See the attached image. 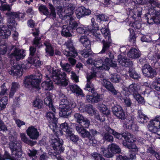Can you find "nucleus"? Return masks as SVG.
<instances>
[{
	"label": "nucleus",
	"instance_id": "obj_38",
	"mask_svg": "<svg viewBox=\"0 0 160 160\" xmlns=\"http://www.w3.org/2000/svg\"><path fill=\"white\" fill-rule=\"evenodd\" d=\"M101 151L103 153V156L105 157L111 158L114 155V154L110 151V149L108 148V147L107 149H105L104 147H102Z\"/></svg>",
	"mask_w": 160,
	"mask_h": 160
},
{
	"label": "nucleus",
	"instance_id": "obj_62",
	"mask_svg": "<svg viewBox=\"0 0 160 160\" xmlns=\"http://www.w3.org/2000/svg\"><path fill=\"white\" fill-rule=\"evenodd\" d=\"M92 22L91 25L92 28L90 29V31H92L93 30H97L99 29V27L98 25L95 23V19L94 18H92L91 19Z\"/></svg>",
	"mask_w": 160,
	"mask_h": 160
},
{
	"label": "nucleus",
	"instance_id": "obj_15",
	"mask_svg": "<svg viewBox=\"0 0 160 160\" xmlns=\"http://www.w3.org/2000/svg\"><path fill=\"white\" fill-rule=\"evenodd\" d=\"M102 84L108 91L114 95H117L118 92V91L116 90L112 84L107 79H104L102 82Z\"/></svg>",
	"mask_w": 160,
	"mask_h": 160
},
{
	"label": "nucleus",
	"instance_id": "obj_63",
	"mask_svg": "<svg viewBox=\"0 0 160 160\" xmlns=\"http://www.w3.org/2000/svg\"><path fill=\"white\" fill-rule=\"evenodd\" d=\"M101 31L105 39L108 38H111L110 33L106 29L102 28L101 29Z\"/></svg>",
	"mask_w": 160,
	"mask_h": 160
},
{
	"label": "nucleus",
	"instance_id": "obj_33",
	"mask_svg": "<svg viewBox=\"0 0 160 160\" xmlns=\"http://www.w3.org/2000/svg\"><path fill=\"white\" fill-rule=\"evenodd\" d=\"M138 122L141 123H146L148 120V118L143 113L141 110L138 111Z\"/></svg>",
	"mask_w": 160,
	"mask_h": 160
},
{
	"label": "nucleus",
	"instance_id": "obj_59",
	"mask_svg": "<svg viewBox=\"0 0 160 160\" xmlns=\"http://www.w3.org/2000/svg\"><path fill=\"white\" fill-rule=\"evenodd\" d=\"M110 80L113 83H118L120 82L121 80L120 77L119 75L114 74L110 79Z\"/></svg>",
	"mask_w": 160,
	"mask_h": 160
},
{
	"label": "nucleus",
	"instance_id": "obj_27",
	"mask_svg": "<svg viewBox=\"0 0 160 160\" xmlns=\"http://www.w3.org/2000/svg\"><path fill=\"white\" fill-rule=\"evenodd\" d=\"M44 103L49 107L50 110L55 112V109L52 104V96L50 93L48 94V95H47V97L44 99Z\"/></svg>",
	"mask_w": 160,
	"mask_h": 160
},
{
	"label": "nucleus",
	"instance_id": "obj_7",
	"mask_svg": "<svg viewBox=\"0 0 160 160\" xmlns=\"http://www.w3.org/2000/svg\"><path fill=\"white\" fill-rule=\"evenodd\" d=\"M64 45L66 46L67 48L69 50L67 51L64 49L62 51L63 53L66 56L75 58L78 55L77 51L73 46L72 40H69L65 43Z\"/></svg>",
	"mask_w": 160,
	"mask_h": 160
},
{
	"label": "nucleus",
	"instance_id": "obj_57",
	"mask_svg": "<svg viewBox=\"0 0 160 160\" xmlns=\"http://www.w3.org/2000/svg\"><path fill=\"white\" fill-rule=\"evenodd\" d=\"M92 156L95 160H105L102 155L97 152L92 153Z\"/></svg>",
	"mask_w": 160,
	"mask_h": 160
},
{
	"label": "nucleus",
	"instance_id": "obj_37",
	"mask_svg": "<svg viewBox=\"0 0 160 160\" xmlns=\"http://www.w3.org/2000/svg\"><path fill=\"white\" fill-rule=\"evenodd\" d=\"M74 9L75 7L74 5L72 4H69L67 8L68 12L66 13L64 18L69 19V20L71 19V16L73 13V10Z\"/></svg>",
	"mask_w": 160,
	"mask_h": 160
},
{
	"label": "nucleus",
	"instance_id": "obj_10",
	"mask_svg": "<svg viewBox=\"0 0 160 160\" xmlns=\"http://www.w3.org/2000/svg\"><path fill=\"white\" fill-rule=\"evenodd\" d=\"M25 51L19 48H15L9 55V58L12 60L15 59L17 61L23 59L25 56Z\"/></svg>",
	"mask_w": 160,
	"mask_h": 160
},
{
	"label": "nucleus",
	"instance_id": "obj_35",
	"mask_svg": "<svg viewBox=\"0 0 160 160\" xmlns=\"http://www.w3.org/2000/svg\"><path fill=\"white\" fill-rule=\"evenodd\" d=\"M9 147L12 151H15L17 152V150H21V145L17 141L11 142L9 144Z\"/></svg>",
	"mask_w": 160,
	"mask_h": 160
},
{
	"label": "nucleus",
	"instance_id": "obj_13",
	"mask_svg": "<svg viewBox=\"0 0 160 160\" xmlns=\"http://www.w3.org/2000/svg\"><path fill=\"white\" fill-rule=\"evenodd\" d=\"M3 17H2L0 13V36L2 38H6L11 35V32L8 29H5L3 22Z\"/></svg>",
	"mask_w": 160,
	"mask_h": 160
},
{
	"label": "nucleus",
	"instance_id": "obj_51",
	"mask_svg": "<svg viewBox=\"0 0 160 160\" xmlns=\"http://www.w3.org/2000/svg\"><path fill=\"white\" fill-rule=\"evenodd\" d=\"M99 109L104 114L108 115L110 114V112L106 106L104 104H102L98 107Z\"/></svg>",
	"mask_w": 160,
	"mask_h": 160
},
{
	"label": "nucleus",
	"instance_id": "obj_49",
	"mask_svg": "<svg viewBox=\"0 0 160 160\" xmlns=\"http://www.w3.org/2000/svg\"><path fill=\"white\" fill-rule=\"evenodd\" d=\"M33 106L38 109H41L43 105L42 101L39 98H36L33 102Z\"/></svg>",
	"mask_w": 160,
	"mask_h": 160
},
{
	"label": "nucleus",
	"instance_id": "obj_36",
	"mask_svg": "<svg viewBox=\"0 0 160 160\" xmlns=\"http://www.w3.org/2000/svg\"><path fill=\"white\" fill-rule=\"evenodd\" d=\"M71 31V28L70 26L63 25L62 27L61 34L64 37H69L72 36L70 32Z\"/></svg>",
	"mask_w": 160,
	"mask_h": 160
},
{
	"label": "nucleus",
	"instance_id": "obj_56",
	"mask_svg": "<svg viewBox=\"0 0 160 160\" xmlns=\"http://www.w3.org/2000/svg\"><path fill=\"white\" fill-rule=\"evenodd\" d=\"M74 116L76 122L79 124L82 121V120H83L85 117L78 113H75L74 115Z\"/></svg>",
	"mask_w": 160,
	"mask_h": 160
},
{
	"label": "nucleus",
	"instance_id": "obj_3",
	"mask_svg": "<svg viewBox=\"0 0 160 160\" xmlns=\"http://www.w3.org/2000/svg\"><path fill=\"white\" fill-rule=\"evenodd\" d=\"M84 90L92 93V95L86 96V100L88 102L97 103L102 100L101 95L97 93L92 82H87Z\"/></svg>",
	"mask_w": 160,
	"mask_h": 160
},
{
	"label": "nucleus",
	"instance_id": "obj_54",
	"mask_svg": "<svg viewBox=\"0 0 160 160\" xmlns=\"http://www.w3.org/2000/svg\"><path fill=\"white\" fill-rule=\"evenodd\" d=\"M37 154V151L35 149H29L28 152L27 154L30 158H32L33 159V158L36 157V155Z\"/></svg>",
	"mask_w": 160,
	"mask_h": 160
},
{
	"label": "nucleus",
	"instance_id": "obj_50",
	"mask_svg": "<svg viewBox=\"0 0 160 160\" xmlns=\"http://www.w3.org/2000/svg\"><path fill=\"white\" fill-rule=\"evenodd\" d=\"M128 30L130 33L129 41L131 42H132V45L134 46L135 44L136 39L135 33L133 32V30L132 29L129 28L128 29Z\"/></svg>",
	"mask_w": 160,
	"mask_h": 160
},
{
	"label": "nucleus",
	"instance_id": "obj_39",
	"mask_svg": "<svg viewBox=\"0 0 160 160\" xmlns=\"http://www.w3.org/2000/svg\"><path fill=\"white\" fill-rule=\"evenodd\" d=\"M108 132H103L101 135L102 137V139L104 141L109 142H112L113 141V137Z\"/></svg>",
	"mask_w": 160,
	"mask_h": 160
},
{
	"label": "nucleus",
	"instance_id": "obj_12",
	"mask_svg": "<svg viewBox=\"0 0 160 160\" xmlns=\"http://www.w3.org/2000/svg\"><path fill=\"white\" fill-rule=\"evenodd\" d=\"M148 127L149 130L152 132H156L160 128V116H157L153 120H151Z\"/></svg>",
	"mask_w": 160,
	"mask_h": 160
},
{
	"label": "nucleus",
	"instance_id": "obj_19",
	"mask_svg": "<svg viewBox=\"0 0 160 160\" xmlns=\"http://www.w3.org/2000/svg\"><path fill=\"white\" fill-rule=\"evenodd\" d=\"M27 133L30 138L32 139H36L39 136L38 129L33 126L29 127L27 130Z\"/></svg>",
	"mask_w": 160,
	"mask_h": 160
},
{
	"label": "nucleus",
	"instance_id": "obj_25",
	"mask_svg": "<svg viewBox=\"0 0 160 160\" xmlns=\"http://www.w3.org/2000/svg\"><path fill=\"white\" fill-rule=\"evenodd\" d=\"M135 3L141 4H150L153 8L155 7V6L158 5V0H132Z\"/></svg>",
	"mask_w": 160,
	"mask_h": 160
},
{
	"label": "nucleus",
	"instance_id": "obj_31",
	"mask_svg": "<svg viewBox=\"0 0 160 160\" xmlns=\"http://www.w3.org/2000/svg\"><path fill=\"white\" fill-rule=\"evenodd\" d=\"M122 135L125 140L129 143H133L136 140V138L134 135L127 132L122 133Z\"/></svg>",
	"mask_w": 160,
	"mask_h": 160
},
{
	"label": "nucleus",
	"instance_id": "obj_23",
	"mask_svg": "<svg viewBox=\"0 0 160 160\" xmlns=\"http://www.w3.org/2000/svg\"><path fill=\"white\" fill-rule=\"evenodd\" d=\"M67 89L68 90H70L72 92L75 93L77 96L80 95L83 97L84 96V94L83 93L82 91L79 87L77 85H70L67 87Z\"/></svg>",
	"mask_w": 160,
	"mask_h": 160
},
{
	"label": "nucleus",
	"instance_id": "obj_24",
	"mask_svg": "<svg viewBox=\"0 0 160 160\" xmlns=\"http://www.w3.org/2000/svg\"><path fill=\"white\" fill-rule=\"evenodd\" d=\"M139 89V86L138 84L133 82L127 88V91L131 93L133 97L138 93V91Z\"/></svg>",
	"mask_w": 160,
	"mask_h": 160
},
{
	"label": "nucleus",
	"instance_id": "obj_20",
	"mask_svg": "<svg viewBox=\"0 0 160 160\" xmlns=\"http://www.w3.org/2000/svg\"><path fill=\"white\" fill-rule=\"evenodd\" d=\"M22 69L20 65L17 64L11 68L8 71L9 73L13 76H20L22 75Z\"/></svg>",
	"mask_w": 160,
	"mask_h": 160
},
{
	"label": "nucleus",
	"instance_id": "obj_11",
	"mask_svg": "<svg viewBox=\"0 0 160 160\" xmlns=\"http://www.w3.org/2000/svg\"><path fill=\"white\" fill-rule=\"evenodd\" d=\"M142 72L145 76L149 78H153L157 75L156 70L150 65L147 64L143 66Z\"/></svg>",
	"mask_w": 160,
	"mask_h": 160
},
{
	"label": "nucleus",
	"instance_id": "obj_34",
	"mask_svg": "<svg viewBox=\"0 0 160 160\" xmlns=\"http://www.w3.org/2000/svg\"><path fill=\"white\" fill-rule=\"evenodd\" d=\"M20 136L22 141L23 142L30 146H32L36 143V142L33 141L29 139L25 133H20Z\"/></svg>",
	"mask_w": 160,
	"mask_h": 160
},
{
	"label": "nucleus",
	"instance_id": "obj_14",
	"mask_svg": "<svg viewBox=\"0 0 160 160\" xmlns=\"http://www.w3.org/2000/svg\"><path fill=\"white\" fill-rule=\"evenodd\" d=\"M76 106V104L75 102H72L71 106L60 107V108H61L59 112L60 115L63 117L68 118V116L71 113L70 110L75 108Z\"/></svg>",
	"mask_w": 160,
	"mask_h": 160
},
{
	"label": "nucleus",
	"instance_id": "obj_60",
	"mask_svg": "<svg viewBox=\"0 0 160 160\" xmlns=\"http://www.w3.org/2000/svg\"><path fill=\"white\" fill-rule=\"evenodd\" d=\"M147 152L150 153L152 155L154 156L156 158H158V153L156 152L154 149L152 148L149 147L147 149Z\"/></svg>",
	"mask_w": 160,
	"mask_h": 160
},
{
	"label": "nucleus",
	"instance_id": "obj_45",
	"mask_svg": "<svg viewBox=\"0 0 160 160\" xmlns=\"http://www.w3.org/2000/svg\"><path fill=\"white\" fill-rule=\"evenodd\" d=\"M17 25V23L15 21V18H8L7 22V27L8 28L11 29L15 27Z\"/></svg>",
	"mask_w": 160,
	"mask_h": 160
},
{
	"label": "nucleus",
	"instance_id": "obj_52",
	"mask_svg": "<svg viewBox=\"0 0 160 160\" xmlns=\"http://www.w3.org/2000/svg\"><path fill=\"white\" fill-rule=\"evenodd\" d=\"M129 74L130 76L133 79H137L140 77V75L135 72L134 70L130 69L129 70Z\"/></svg>",
	"mask_w": 160,
	"mask_h": 160
},
{
	"label": "nucleus",
	"instance_id": "obj_44",
	"mask_svg": "<svg viewBox=\"0 0 160 160\" xmlns=\"http://www.w3.org/2000/svg\"><path fill=\"white\" fill-rule=\"evenodd\" d=\"M66 136L67 138L69 139L74 143H77L79 139V138L78 136L72 133V132L70 133V134L66 135Z\"/></svg>",
	"mask_w": 160,
	"mask_h": 160
},
{
	"label": "nucleus",
	"instance_id": "obj_16",
	"mask_svg": "<svg viewBox=\"0 0 160 160\" xmlns=\"http://www.w3.org/2000/svg\"><path fill=\"white\" fill-rule=\"evenodd\" d=\"M36 48L33 46L30 47L29 48L30 55L28 58V62L30 63H37L38 62H41L38 60L39 57L35 55Z\"/></svg>",
	"mask_w": 160,
	"mask_h": 160
},
{
	"label": "nucleus",
	"instance_id": "obj_18",
	"mask_svg": "<svg viewBox=\"0 0 160 160\" xmlns=\"http://www.w3.org/2000/svg\"><path fill=\"white\" fill-rule=\"evenodd\" d=\"M118 60L120 64L122 66L130 67L133 65V63L130 59L122 55H118Z\"/></svg>",
	"mask_w": 160,
	"mask_h": 160
},
{
	"label": "nucleus",
	"instance_id": "obj_53",
	"mask_svg": "<svg viewBox=\"0 0 160 160\" xmlns=\"http://www.w3.org/2000/svg\"><path fill=\"white\" fill-rule=\"evenodd\" d=\"M20 12H11L6 13V15L9 18H20Z\"/></svg>",
	"mask_w": 160,
	"mask_h": 160
},
{
	"label": "nucleus",
	"instance_id": "obj_4",
	"mask_svg": "<svg viewBox=\"0 0 160 160\" xmlns=\"http://www.w3.org/2000/svg\"><path fill=\"white\" fill-rule=\"evenodd\" d=\"M75 129L81 137L83 138H87L85 141L86 144L94 145L96 143V141L94 139V137L92 136L89 132L78 125L75 126Z\"/></svg>",
	"mask_w": 160,
	"mask_h": 160
},
{
	"label": "nucleus",
	"instance_id": "obj_9",
	"mask_svg": "<svg viewBox=\"0 0 160 160\" xmlns=\"http://www.w3.org/2000/svg\"><path fill=\"white\" fill-rule=\"evenodd\" d=\"M87 64H90L91 65L93 66L96 67V68L99 69H104V66H105L106 64L105 63V59L104 61L102 58L95 59L93 58H89L86 61Z\"/></svg>",
	"mask_w": 160,
	"mask_h": 160
},
{
	"label": "nucleus",
	"instance_id": "obj_42",
	"mask_svg": "<svg viewBox=\"0 0 160 160\" xmlns=\"http://www.w3.org/2000/svg\"><path fill=\"white\" fill-rule=\"evenodd\" d=\"M60 65L62 68V70L66 72H69L72 70V66L68 63H64L61 62L60 63Z\"/></svg>",
	"mask_w": 160,
	"mask_h": 160
},
{
	"label": "nucleus",
	"instance_id": "obj_40",
	"mask_svg": "<svg viewBox=\"0 0 160 160\" xmlns=\"http://www.w3.org/2000/svg\"><path fill=\"white\" fill-rule=\"evenodd\" d=\"M108 148L110 151L114 154L119 153L121 152V149L119 147L114 143H112L108 146Z\"/></svg>",
	"mask_w": 160,
	"mask_h": 160
},
{
	"label": "nucleus",
	"instance_id": "obj_17",
	"mask_svg": "<svg viewBox=\"0 0 160 160\" xmlns=\"http://www.w3.org/2000/svg\"><path fill=\"white\" fill-rule=\"evenodd\" d=\"M91 12L90 10L86 9L83 6L78 7L75 12L77 17L78 18H80L85 16L89 15Z\"/></svg>",
	"mask_w": 160,
	"mask_h": 160
},
{
	"label": "nucleus",
	"instance_id": "obj_21",
	"mask_svg": "<svg viewBox=\"0 0 160 160\" xmlns=\"http://www.w3.org/2000/svg\"><path fill=\"white\" fill-rule=\"evenodd\" d=\"M47 71L46 72V77L47 78H48L49 80L48 81H44L42 82L41 84V86L43 90H51L52 89L53 87V82H54L52 80V77H50V78H48L47 75L48 74H49V73L48 74V70L47 68Z\"/></svg>",
	"mask_w": 160,
	"mask_h": 160
},
{
	"label": "nucleus",
	"instance_id": "obj_32",
	"mask_svg": "<svg viewBox=\"0 0 160 160\" xmlns=\"http://www.w3.org/2000/svg\"><path fill=\"white\" fill-rule=\"evenodd\" d=\"M104 128L107 132L113 135L117 138L120 139L122 137V134H121L116 132L114 129L111 128L109 126L106 125L105 126Z\"/></svg>",
	"mask_w": 160,
	"mask_h": 160
},
{
	"label": "nucleus",
	"instance_id": "obj_41",
	"mask_svg": "<svg viewBox=\"0 0 160 160\" xmlns=\"http://www.w3.org/2000/svg\"><path fill=\"white\" fill-rule=\"evenodd\" d=\"M142 8L141 7H134L132 10V12L136 17L139 18L141 17Z\"/></svg>",
	"mask_w": 160,
	"mask_h": 160
},
{
	"label": "nucleus",
	"instance_id": "obj_43",
	"mask_svg": "<svg viewBox=\"0 0 160 160\" xmlns=\"http://www.w3.org/2000/svg\"><path fill=\"white\" fill-rule=\"evenodd\" d=\"M8 97L7 96L3 97L0 100V110L4 109L8 103Z\"/></svg>",
	"mask_w": 160,
	"mask_h": 160
},
{
	"label": "nucleus",
	"instance_id": "obj_28",
	"mask_svg": "<svg viewBox=\"0 0 160 160\" xmlns=\"http://www.w3.org/2000/svg\"><path fill=\"white\" fill-rule=\"evenodd\" d=\"M45 46V51L46 52L49 56L52 57L54 54V50L52 46L49 41H46L44 43Z\"/></svg>",
	"mask_w": 160,
	"mask_h": 160
},
{
	"label": "nucleus",
	"instance_id": "obj_47",
	"mask_svg": "<svg viewBox=\"0 0 160 160\" xmlns=\"http://www.w3.org/2000/svg\"><path fill=\"white\" fill-rule=\"evenodd\" d=\"M134 120V117L131 116L130 121V120H129L130 124L128 125V127L129 128L132 129L133 131H137L138 130V127L136 124L133 123V121Z\"/></svg>",
	"mask_w": 160,
	"mask_h": 160
},
{
	"label": "nucleus",
	"instance_id": "obj_55",
	"mask_svg": "<svg viewBox=\"0 0 160 160\" xmlns=\"http://www.w3.org/2000/svg\"><path fill=\"white\" fill-rule=\"evenodd\" d=\"M134 98L140 103L144 104L145 101L144 98L139 93L133 96Z\"/></svg>",
	"mask_w": 160,
	"mask_h": 160
},
{
	"label": "nucleus",
	"instance_id": "obj_48",
	"mask_svg": "<svg viewBox=\"0 0 160 160\" xmlns=\"http://www.w3.org/2000/svg\"><path fill=\"white\" fill-rule=\"evenodd\" d=\"M65 99H61V100L60 101V107L65 106L67 107L71 106V105H72V102H75L73 101H70V102H69L67 100V98H65Z\"/></svg>",
	"mask_w": 160,
	"mask_h": 160
},
{
	"label": "nucleus",
	"instance_id": "obj_30",
	"mask_svg": "<svg viewBox=\"0 0 160 160\" xmlns=\"http://www.w3.org/2000/svg\"><path fill=\"white\" fill-rule=\"evenodd\" d=\"M105 66H104V70H109L110 67H111L114 68H117V65L116 62L108 58H106L105 59Z\"/></svg>",
	"mask_w": 160,
	"mask_h": 160
},
{
	"label": "nucleus",
	"instance_id": "obj_61",
	"mask_svg": "<svg viewBox=\"0 0 160 160\" xmlns=\"http://www.w3.org/2000/svg\"><path fill=\"white\" fill-rule=\"evenodd\" d=\"M115 116L118 118L123 120L125 119L126 118L125 113L124 112L122 108Z\"/></svg>",
	"mask_w": 160,
	"mask_h": 160
},
{
	"label": "nucleus",
	"instance_id": "obj_6",
	"mask_svg": "<svg viewBox=\"0 0 160 160\" xmlns=\"http://www.w3.org/2000/svg\"><path fill=\"white\" fill-rule=\"evenodd\" d=\"M53 112H48L46 116L47 119L50 123H51L49 125V127L53 132H56L58 134L62 135V132L61 131H57V118L55 116V111Z\"/></svg>",
	"mask_w": 160,
	"mask_h": 160
},
{
	"label": "nucleus",
	"instance_id": "obj_26",
	"mask_svg": "<svg viewBox=\"0 0 160 160\" xmlns=\"http://www.w3.org/2000/svg\"><path fill=\"white\" fill-rule=\"evenodd\" d=\"M60 128L61 130L59 129L57 127V131H61L63 132V131L66 132V135L70 134V133L72 132V129L69 126L68 124L66 122L61 124L60 125ZM63 134V132H62V135Z\"/></svg>",
	"mask_w": 160,
	"mask_h": 160
},
{
	"label": "nucleus",
	"instance_id": "obj_2",
	"mask_svg": "<svg viewBox=\"0 0 160 160\" xmlns=\"http://www.w3.org/2000/svg\"><path fill=\"white\" fill-rule=\"evenodd\" d=\"M42 78V74L38 72L34 75H31L26 77L23 80L24 86L27 88L31 87L35 88L38 90L40 88L39 84Z\"/></svg>",
	"mask_w": 160,
	"mask_h": 160
},
{
	"label": "nucleus",
	"instance_id": "obj_5",
	"mask_svg": "<svg viewBox=\"0 0 160 160\" xmlns=\"http://www.w3.org/2000/svg\"><path fill=\"white\" fill-rule=\"evenodd\" d=\"M55 133L56 137L52 136L50 139L49 141L51 144L53 149L58 153H60L64 151V148L62 147L63 144L62 140L58 138V136L62 135H59L55 132H53Z\"/></svg>",
	"mask_w": 160,
	"mask_h": 160
},
{
	"label": "nucleus",
	"instance_id": "obj_22",
	"mask_svg": "<svg viewBox=\"0 0 160 160\" xmlns=\"http://www.w3.org/2000/svg\"><path fill=\"white\" fill-rule=\"evenodd\" d=\"M112 42V40L111 38H109L107 39L103 40L101 42L102 44V49L99 53L103 54L108 52Z\"/></svg>",
	"mask_w": 160,
	"mask_h": 160
},
{
	"label": "nucleus",
	"instance_id": "obj_29",
	"mask_svg": "<svg viewBox=\"0 0 160 160\" xmlns=\"http://www.w3.org/2000/svg\"><path fill=\"white\" fill-rule=\"evenodd\" d=\"M140 55L139 50L135 48H132L128 53V57L132 59L138 58Z\"/></svg>",
	"mask_w": 160,
	"mask_h": 160
},
{
	"label": "nucleus",
	"instance_id": "obj_46",
	"mask_svg": "<svg viewBox=\"0 0 160 160\" xmlns=\"http://www.w3.org/2000/svg\"><path fill=\"white\" fill-rule=\"evenodd\" d=\"M79 124L80 125V127H82L83 128H88L90 126V122L88 118L85 117Z\"/></svg>",
	"mask_w": 160,
	"mask_h": 160
},
{
	"label": "nucleus",
	"instance_id": "obj_58",
	"mask_svg": "<svg viewBox=\"0 0 160 160\" xmlns=\"http://www.w3.org/2000/svg\"><path fill=\"white\" fill-rule=\"evenodd\" d=\"M97 20L98 21H106L108 20V18L107 16L105 14H101L96 15Z\"/></svg>",
	"mask_w": 160,
	"mask_h": 160
},
{
	"label": "nucleus",
	"instance_id": "obj_1",
	"mask_svg": "<svg viewBox=\"0 0 160 160\" xmlns=\"http://www.w3.org/2000/svg\"><path fill=\"white\" fill-rule=\"evenodd\" d=\"M48 74L47 76L48 78L52 77L55 84L61 86L66 87L68 84L69 81L66 79V75L65 72H62L57 67H52L50 66L47 67Z\"/></svg>",
	"mask_w": 160,
	"mask_h": 160
},
{
	"label": "nucleus",
	"instance_id": "obj_8",
	"mask_svg": "<svg viewBox=\"0 0 160 160\" xmlns=\"http://www.w3.org/2000/svg\"><path fill=\"white\" fill-rule=\"evenodd\" d=\"M49 8L50 9V12L49 14V12L46 6L44 5H40L38 8L39 11L45 15L48 16L49 15V17L54 19L56 17L55 9L53 5L51 4H48Z\"/></svg>",
	"mask_w": 160,
	"mask_h": 160
},
{
	"label": "nucleus",
	"instance_id": "obj_64",
	"mask_svg": "<svg viewBox=\"0 0 160 160\" xmlns=\"http://www.w3.org/2000/svg\"><path fill=\"white\" fill-rule=\"evenodd\" d=\"M122 108V107L119 105L115 106L112 108V112L113 114L116 116Z\"/></svg>",
	"mask_w": 160,
	"mask_h": 160
}]
</instances>
